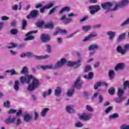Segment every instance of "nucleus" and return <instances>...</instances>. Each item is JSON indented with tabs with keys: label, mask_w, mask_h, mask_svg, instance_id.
Here are the masks:
<instances>
[{
	"label": "nucleus",
	"mask_w": 129,
	"mask_h": 129,
	"mask_svg": "<svg viewBox=\"0 0 129 129\" xmlns=\"http://www.w3.org/2000/svg\"><path fill=\"white\" fill-rule=\"evenodd\" d=\"M9 17L7 16H3L1 17V20H2V21H7L9 20Z\"/></svg>",
	"instance_id": "62"
},
{
	"label": "nucleus",
	"mask_w": 129,
	"mask_h": 129,
	"mask_svg": "<svg viewBox=\"0 0 129 129\" xmlns=\"http://www.w3.org/2000/svg\"><path fill=\"white\" fill-rule=\"evenodd\" d=\"M101 27V25L97 24L93 26L94 29H99Z\"/></svg>",
	"instance_id": "63"
},
{
	"label": "nucleus",
	"mask_w": 129,
	"mask_h": 129,
	"mask_svg": "<svg viewBox=\"0 0 129 129\" xmlns=\"http://www.w3.org/2000/svg\"><path fill=\"white\" fill-rule=\"evenodd\" d=\"M14 88L16 91H19L20 90V82L18 80L15 81Z\"/></svg>",
	"instance_id": "24"
},
{
	"label": "nucleus",
	"mask_w": 129,
	"mask_h": 129,
	"mask_svg": "<svg viewBox=\"0 0 129 129\" xmlns=\"http://www.w3.org/2000/svg\"><path fill=\"white\" fill-rule=\"evenodd\" d=\"M78 116H79V118H80L81 120L87 121V120H89V119H91V117L93 116V114H92V113H87L84 112L82 115L78 114Z\"/></svg>",
	"instance_id": "4"
},
{
	"label": "nucleus",
	"mask_w": 129,
	"mask_h": 129,
	"mask_svg": "<svg viewBox=\"0 0 129 129\" xmlns=\"http://www.w3.org/2000/svg\"><path fill=\"white\" fill-rule=\"evenodd\" d=\"M84 96L86 99H88V93H87V92H84Z\"/></svg>",
	"instance_id": "61"
},
{
	"label": "nucleus",
	"mask_w": 129,
	"mask_h": 129,
	"mask_svg": "<svg viewBox=\"0 0 129 129\" xmlns=\"http://www.w3.org/2000/svg\"><path fill=\"white\" fill-rule=\"evenodd\" d=\"M53 7H54V4H48L46 6H43L40 9V13H41V14H44V13H45V10H49V9H51V8H53Z\"/></svg>",
	"instance_id": "12"
},
{
	"label": "nucleus",
	"mask_w": 129,
	"mask_h": 129,
	"mask_svg": "<svg viewBox=\"0 0 129 129\" xmlns=\"http://www.w3.org/2000/svg\"><path fill=\"white\" fill-rule=\"evenodd\" d=\"M55 11H56V8H52L50 10L49 15H52V14H54V13H55Z\"/></svg>",
	"instance_id": "59"
},
{
	"label": "nucleus",
	"mask_w": 129,
	"mask_h": 129,
	"mask_svg": "<svg viewBox=\"0 0 129 129\" xmlns=\"http://www.w3.org/2000/svg\"><path fill=\"white\" fill-rule=\"evenodd\" d=\"M118 117H119V115L116 113H113V114L109 116V118L110 119H114V118H117Z\"/></svg>",
	"instance_id": "31"
},
{
	"label": "nucleus",
	"mask_w": 129,
	"mask_h": 129,
	"mask_svg": "<svg viewBox=\"0 0 129 129\" xmlns=\"http://www.w3.org/2000/svg\"><path fill=\"white\" fill-rule=\"evenodd\" d=\"M6 73H11V75H17L18 72H16L14 69H11V70L6 71Z\"/></svg>",
	"instance_id": "32"
},
{
	"label": "nucleus",
	"mask_w": 129,
	"mask_h": 129,
	"mask_svg": "<svg viewBox=\"0 0 129 129\" xmlns=\"http://www.w3.org/2000/svg\"><path fill=\"white\" fill-rule=\"evenodd\" d=\"M86 109L90 112H92V111H93V108H91V107L88 105L86 106Z\"/></svg>",
	"instance_id": "48"
},
{
	"label": "nucleus",
	"mask_w": 129,
	"mask_h": 129,
	"mask_svg": "<svg viewBox=\"0 0 129 129\" xmlns=\"http://www.w3.org/2000/svg\"><path fill=\"white\" fill-rule=\"evenodd\" d=\"M59 20L60 21H61L64 25H68L72 22V18H67V16H66V15H62Z\"/></svg>",
	"instance_id": "7"
},
{
	"label": "nucleus",
	"mask_w": 129,
	"mask_h": 129,
	"mask_svg": "<svg viewBox=\"0 0 129 129\" xmlns=\"http://www.w3.org/2000/svg\"><path fill=\"white\" fill-rule=\"evenodd\" d=\"M108 75L110 79H113L114 75H115V73L113 70H110L108 72Z\"/></svg>",
	"instance_id": "27"
},
{
	"label": "nucleus",
	"mask_w": 129,
	"mask_h": 129,
	"mask_svg": "<svg viewBox=\"0 0 129 129\" xmlns=\"http://www.w3.org/2000/svg\"><path fill=\"white\" fill-rule=\"evenodd\" d=\"M66 62V59L62 58L60 61H58L54 66L53 64L42 66V70H48V69H59L60 67H62Z\"/></svg>",
	"instance_id": "3"
},
{
	"label": "nucleus",
	"mask_w": 129,
	"mask_h": 129,
	"mask_svg": "<svg viewBox=\"0 0 129 129\" xmlns=\"http://www.w3.org/2000/svg\"><path fill=\"white\" fill-rule=\"evenodd\" d=\"M49 110H50V108H43L40 113L41 116H42V117H45V116L47 115V113H48V111H49Z\"/></svg>",
	"instance_id": "20"
},
{
	"label": "nucleus",
	"mask_w": 129,
	"mask_h": 129,
	"mask_svg": "<svg viewBox=\"0 0 129 129\" xmlns=\"http://www.w3.org/2000/svg\"><path fill=\"white\" fill-rule=\"evenodd\" d=\"M75 91V90L74 89V88H71L69 89L68 90V92H67V96L68 97H72L73 95H74V92Z\"/></svg>",
	"instance_id": "15"
},
{
	"label": "nucleus",
	"mask_w": 129,
	"mask_h": 129,
	"mask_svg": "<svg viewBox=\"0 0 129 129\" xmlns=\"http://www.w3.org/2000/svg\"><path fill=\"white\" fill-rule=\"evenodd\" d=\"M124 89H121V88H118V93H117V95L118 96H122V94L124 93Z\"/></svg>",
	"instance_id": "33"
},
{
	"label": "nucleus",
	"mask_w": 129,
	"mask_h": 129,
	"mask_svg": "<svg viewBox=\"0 0 129 129\" xmlns=\"http://www.w3.org/2000/svg\"><path fill=\"white\" fill-rule=\"evenodd\" d=\"M116 50L118 53H120V54H122V55H124V54H125V53L126 52V50L122 49V47L120 46H118L116 47Z\"/></svg>",
	"instance_id": "21"
},
{
	"label": "nucleus",
	"mask_w": 129,
	"mask_h": 129,
	"mask_svg": "<svg viewBox=\"0 0 129 129\" xmlns=\"http://www.w3.org/2000/svg\"><path fill=\"white\" fill-rule=\"evenodd\" d=\"M128 4V1H122L118 3H116L114 9H110V8L113 6V4L110 2H106L104 4H102L101 7L102 9L106 10L108 12H110V11L111 12H115V11H117V10H119V9L124 8V7H125V6H127Z\"/></svg>",
	"instance_id": "2"
},
{
	"label": "nucleus",
	"mask_w": 129,
	"mask_h": 129,
	"mask_svg": "<svg viewBox=\"0 0 129 129\" xmlns=\"http://www.w3.org/2000/svg\"><path fill=\"white\" fill-rule=\"evenodd\" d=\"M45 29H49L52 30L54 28V24L53 23H47L45 25Z\"/></svg>",
	"instance_id": "34"
},
{
	"label": "nucleus",
	"mask_w": 129,
	"mask_h": 129,
	"mask_svg": "<svg viewBox=\"0 0 129 129\" xmlns=\"http://www.w3.org/2000/svg\"><path fill=\"white\" fill-rule=\"evenodd\" d=\"M10 45H11V46H8V49H13V48H16V47H18V44L14 43H11Z\"/></svg>",
	"instance_id": "45"
},
{
	"label": "nucleus",
	"mask_w": 129,
	"mask_h": 129,
	"mask_svg": "<svg viewBox=\"0 0 129 129\" xmlns=\"http://www.w3.org/2000/svg\"><path fill=\"white\" fill-rule=\"evenodd\" d=\"M15 112H17V110L14 109H11L8 112V113L9 114H12L13 113H15Z\"/></svg>",
	"instance_id": "56"
},
{
	"label": "nucleus",
	"mask_w": 129,
	"mask_h": 129,
	"mask_svg": "<svg viewBox=\"0 0 129 129\" xmlns=\"http://www.w3.org/2000/svg\"><path fill=\"white\" fill-rule=\"evenodd\" d=\"M10 104H11V102L10 101H7L4 103V105L5 107H7V108H10Z\"/></svg>",
	"instance_id": "46"
},
{
	"label": "nucleus",
	"mask_w": 129,
	"mask_h": 129,
	"mask_svg": "<svg viewBox=\"0 0 129 129\" xmlns=\"http://www.w3.org/2000/svg\"><path fill=\"white\" fill-rule=\"evenodd\" d=\"M90 14L91 15H95V13H98L100 10V6L99 5H93L89 7Z\"/></svg>",
	"instance_id": "6"
},
{
	"label": "nucleus",
	"mask_w": 129,
	"mask_h": 129,
	"mask_svg": "<svg viewBox=\"0 0 129 129\" xmlns=\"http://www.w3.org/2000/svg\"><path fill=\"white\" fill-rule=\"evenodd\" d=\"M120 129H129V125L123 124L120 126Z\"/></svg>",
	"instance_id": "47"
},
{
	"label": "nucleus",
	"mask_w": 129,
	"mask_h": 129,
	"mask_svg": "<svg viewBox=\"0 0 129 129\" xmlns=\"http://www.w3.org/2000/svg\"><path fill=\"white\" fill-rule=\"evenodd\" d=\"M34 56V53L30 52H27L26 53V56L28 58L30 57H32Z\"/></svg>",
	"instance_id": "53"
},
{
	"label": "nucleus",
	"mask_w": 129,
	"mask_h": 129,
	"mask_svg": "<svg viewBox=\"0 0 129 129\" xmlns=\"http://www.w3.org/2000/svg\"><path fill=\"white\" fill-rule=\"evenodd\" d=\"M38 118H39V113L37 111L34 112V120H37Z\"/></svg>",
	"instance_id": "51"
},
{
	"label": "nucleus",
	"mask_w": 129,
	"mask_h": 129,
	"mask_svg": "<svg viewBox=\"0 0 129 129\" xmlns=\"http://www.w3.org/2000/svg\"><path fill=\"white\" fill-rule=\"evenodd\" d=\"M124 69V64L122 63H118L115 67V71H117V70H123Z\"/></svg>",
	"instance_id": "22"
},
{
	"label": "nucleus",
	"mask_w": 129,
	"mask_h": 129,
	"mask_svg": "<svg viewBox=\"0 0 129 129\" xmlns=\"http://www.w3.org/2000/svg\"><path fill=\"white\" fill-rule=\"evenodd\" d=\"M115 90V89H114V88L113 87H112L109 89L108 92L109 94H110V95H113L114 94Z\"/></svg>",
	"instance_id": "41"
},
{
	"label": "nucleus",
	"mask_w": 129,
	"mask_h": 129,
	"mask_svg": "<svg viewBox=\"0 0 129 129\" xmlns=\"http://www.w3.org/2000/svg\"><path fill=\"white\" fill-rule=\"evenodd\" d=\"M99 49V45L97 44H93L90 45L88 50L89 51H94V50H98Z\"/></svg>",
	"instance_id": "16"
},
{
	"label": "nucleus",
	"mask_w": 129,
	"mask_h": 129,
	"mask_svg": "<svg viewBox=\"0 0 129 129\" xmlns=\"http://www.w3.org/2000/svg\"><path fill=\"white\" fill-rule=\"evenodd\" d=\"M86 20H88V16H85L84 17H83V18L80 20V23H82V22H85Z\"/></svg>",
	"instance_id": "54"
},
{
	"label": "nucleus",
	"mask_w": 129,
	"mask_h": 129,
	"mask_svg": "<svg viewBox=\"0 0 129 129\" xmlns=\"http://www.w3.org/2000/svg\"><path fill=\"white\" fill-rule=\"evenodd\" d=\"M81 66V59H79L77 61H69L67 63V66L70 67H74V68H77L80 67Z\"/></svg>",
	"instance_id": "5"
},
{
	"label": "nucleus",
	"mask_w": 129,
	"mask_h": 129,
	"mask_svg": "<svg viewBox=\"0 0 129 129\" xmlns=\"http://www.w3.org/2000/svg\"><path fill=\"white\" fill-rule=\"evenodd\" d=\"M14 124H15L16 126H19V125H21V124L22 123V120L20 119L19 118H17L16 120H14V122H13Z\"/></svg>",
	"instance_id": "29"
},
{
	"label": "nucleus",
	"mask_w": 129,
	"mask_h": 129,
	"mask_svg": "<svg viewBox=\"0 0 129 129\" xmlns=\"http://www.w3.org/2000/svg\"><path fill=\"white\" fill-rule=\"evenodd\" d=\"M85 72H89V71H91V67L90 66H87L84 70Z\"/></svg>",
	"instance_id": "49"
},
{
	"label": "nucleus",
	"mask_w": 129,
	"mask_h": 129,
	"mask_svg": "<svg viewBox=\"0 0 129 129\" xmlns=\"http://www.w3.org/2000/svg\"><path fill=\"white\" fill-rule=\"evenodd\" d=\"M69 11H70V8H69L68 7H65L63 8L59 12V14H60V15H62V14H63V13H64L65 12H69Z\"/></svg>",
	"instance_id": "28"
},
{
	"label": "nucleus",
	"mask_w": 129,
	"mask_h": 129,
	"mask_svg": "<svg viewBox=\"0 0 129 129\" xmlns=\"http://www.w3.org/2000/svg\"><path fill=\"white\" fill-rule=\"evenodd\" d=\"M73 88H77V89H81L82 88V82L80 81V79H78L74 84L73 85Z\"/></svg>",
	"instance_id": "11"
},
{
	"label": "nucleus",
	"mask_w": 129,
	"mask_h": 129,
	"mask_svg": "<svg viewBox=\"0 0 129 129\" xmlns=\"http://www.w3.org/2000/svg\"><path fill=\"white\" fill-rule=\"evenodd\" d=\"M76 127H82L83 126V124L80 122H77L75 124Z\"/></svg>",
	"instance_id": "50"
},
{
	"label": "nucleus",
	"mask_w": 129,
	"mask_h": 129,
	"mask_svg": "<svg viewBox=\"0 0 129 129\" xmlns=\"http://www.w3.org/2000/svg\"><path fill=\"white\" fill-rule=\"evenodd\" d=\"M17 119V117L13 115L9 116L7 119L4 120L5 123L6 124H10V123H14L15 120Z\"/></svg>",
	"instance_id": "9"
},
{
	"label": "nucleus",
	"mask_w": 129,
	"mask_h": 129,
	"mask_svg": "<svg viewBox=\"0 0 129 129\" xmlns=\"http://www.w3.org/2000/svg\"><path fill=\"white\" fill-rule=\"evenodd\" d=\"M126 87H128L129 89V81H126L123 83V89L124 90L126 89Z\"/></svg>",
	"instance_id": "43"
},
{
	"label": "nucleus",
	"mask_w": 129,
	"mask_h": 129,
	"mask_svg": "<svg viewBox=\"0 0 129 129\" xmlns=\"http://www.w3.org/2000/svg\"><path fill=\"white\" fill-rule=\"evenodd\" d=\"M82 29L84 32H88L91 29V26L88 25V26H83Z\"/></svg>",
	"instance_id": "36"
},
{
	"label": "nucleus",
	"mask_w": 129,
	"mask_h": 129,
	"mask_svg": "<svg viewBox=\"0 0 129 129\" xmlns=\"http://www.w3.org/2000/svg\"><path fill=\"white\" fill-rule=\"evenodd\" d=\"M18 29H11V34L12 35H17V34H18Z\"/></svg>",
	"instance_id": "44"
},
{
	"label": "nucleus",
	"mask_w": 129,
	"mask_h": 129,
	"mask_svg": "<svg viewBox=\"0 0 129 129\" xmlns=\"http://www.w3.org/2000/svg\"><path fill=\"white\" fill-rule=\"evenodd\" d=\"M41 40L43 43H47L49 41H51V36L49 34H42L41 35Z\"/></svg>",
	"instance_id": "8"
},
{
	"label": "nucleus",
	"mask_w": 129,
	"mask_h": 129,
	"mask_svg": "<svg viewBox=\"0 0 129 129\" xmlns=\"http://www.w3.org/2000/svg\"><path fill=\"white\" fill-rule=\"evenodd\" d=\"M39 14V11L38 10H33L30 13V16L31 19H36L38 17Z\"/></svg>",
	"instance_id": "19"
},
{
	"label": "nucleus",
	"mask_w": 129,
	"mask_h": 129,
	"mask_svg": "<svg viewBox=\"0 0 129 129\" xmlns=\"http://www.w3.org/2000/svg\"><path fill=\"white\" fill-rule=\"evenodd\" d=\"M76 34H77V31L75 32L74 33H72V34L67 36V38L70 39V38L73 37V36H74V35H75Z\"/></svg>",
	"instance_id": "55"
},
{
	"label": "nucleus",
	"mask_w": 129,
	"mask_h": 129,
	"mask_svg": "<svg viewBox=\"0 0 129 129\" xmlns=\"http://www.w3.org/2000/svg\"><path fill=\"white\" fill-rule=\"evenodd\" d=\"M27 21H26L25 20H23L22 21V30H25L26 29V27H27Z\"/></svg>",
	"instance_id": "42"
},
{
	"label": "nucleus",
	"mask_w": 129,
	"mask_h": 129,
	"mask_svg": "<svg viewBox=\"0 0 129 129\" xmlns=\"http://www.w3.org/2000/svg\"><path fill=\"white\" fill-rule=\"evenodd\" d=\"M36 25L37 27H42L43 26V25H44V21L38 22Z\"/></svg>",
	"instance_id": "52"
},
{
	"label": "nucleus",
	"mask_w": 129,
	"mask_h": 129,
	"mask_svg": "<svg viewBox=\"0 0 129 129\" xmlns=\"http://www.w3.org/2000/svg\"><path fill=\"white\" fill-rule=\"evenodd\" d=\"M22 112H23L22 109H20L19 111L16 113L17 116H20L22 114Z\"/></svg>",
	"instance_id": "60"
},
{
	"label": "nucleus",
	"mask_w": 129,
	"mask_h": 129,
	"mask_svg": "<svg viewBox=\"0 0 129 129\" xmlns=\"http://www.w3.org/2000/svg\"><path fill=\"white\" fill-rule=\"evenodd\" d=\"M128 24H129V18H127L124 22L121 24V27H125Z\"/></svg>",
	"instance_id": "39"
},
{
	"label": "nucleus",
	"mask_w": 129,
	"mask_h": 129,
	"mask_svg": "<svg viewBox=\"0 0 129 129\" xmlns=\"http://www.w3.org/2000/svg\"><path fill=\"white\" fill-rule=\"evenodd\" d=\"M12 9L13 11H18V5H15L12 6Z\"/></svg>",
	"instance_id": "64"
},
{
	"label": "nucleus",
	"mask_w": 129,
	"mask_h": 129,
	"mask_svg": "<svg viewBox=\"0 0 129 129\" xmlns=\"http://www.w3.org/2000/svg\"><path fill=\"white\" fill-rule=\"evenodd\" d=\"M21 73V74H27L28 73V68H27L26 67H24L22 68Z\"/></svg>",
	"instance_id": "40"
},
{
	"label": "nucleus",
	"mask_w": 129,
	"mask_h": 129,
	"mask_svg": "<svg viewBox=\"0 0 129 129\" xmlns=\"http://www.w3.org/2000/svg\"><path fill=\"white\" fill-rule=\"evenodd\" d=\"M97 36V33H96V32H92L89 36H88L84 39H83V41L86 42L87 41H89V40H91L92 38L96 37Z\"/></svg>",
	"instance_id": "13"
},
{
	"label": "nucleus",
	"mask_w": 129,
	"mask_h": 129,
	"mask_svg": "<svg viewBox=\"0 0 129 129\" xmlns=\"http://www.w3.org/2000/svg\"><path fill=\"white\" fill-rule=\"evenodd\" d=\"M89 77H88L87 75H84V78H85V79H92L93 77V73H92V72H90V73H89Z\"/></svg>",
	"instance_id": "35"
},
{
	"label": "nucleus",
	"mask_w": 129,
	"mask_h": 129,
	"mask_svg": "<svg viewBox=\"0 0 129 129\" xmlns=\"http://www.w3.org/2000/svg\"><path fill=\"white\" fill-rule=\"evenodd\" d=\"M100 65V62H99V61H97L94 64V68H98V67H99Z\"/></svg>",
	"instance_id": "58"
},
{
	"label": "nucleus",
	"mask_w": 129,
	"mask_h": 129,
	"mask_svg": "<svg viewBox=\"0 0 129 129\" xmlns=\"http://www.w3.org/2000/svg\"><path fill=\"white\" fill-rule=\"evenodd\" d=\"M62 92V89L60 87H57L55 90V96H60L61 93Z\"/></svg>",
	"instance_id": "25"
},
{
	"label": "nucleus",
	"mask_w": 129,
	"mask_h": 129,
	"mask_svg": "<svg viewBox=\"0 0 129 129\" xmlns=\"http://www.w3.org/2000/svg\"><path fill=\"white\" fill-rule=\"evenodd\" d=\"M34 33H38V30L28 32L26 35L27 37L25 38L24 39L25 41H30L31 40H34L35 39V37L32 35H32V34H34Z\"/></svg>",
	"instance_id": "10"
},
{
	"label": "nucleus",
	"mask_w": 129,
	"mask_h": 129,
	"mask_svg": "<svg viewBox=\"0 0 129 129\" xmlns=\"http://www.w3.org/2000/svg\"><path fill=\"white\" fill-rule=\"evenodd\" d=\"M66 110L69 113H73L75 112V110H74L72 107L70 106H68L66 107Z\"/></svg>",
	"instance_id": "30"
},
{
	"label": "nucleus",
	"mask_w": 129,
	"mask_h": 129,
	"mask_svg": "<svg viewBox=\"0 0 129 129\" xmlns=\"http://www.w3.org/2000/svg\"><path fill=\"white\" fill-rule=\"evenodd\" d=\"M125 36V34L124 33L121 34L120 35H119V37L117 39V41L118 43H119V42H121L122 40L124 39V37Z\"/></svg>",
	"instance_id": "26"
},
{
	"label": "nucleus",
	"mask_w": 129,
	"mask_h": 129,
	"mask_svg": "<svg viewBox=\"0 0 129 129\" xmlns=\"http://www.w3.org/2000/svg\"><path fill=\"white\" fill-rule=\"evenodd\" d=\"M114 100L116 101L117 103H120L122 100H123V98L121 96H118L114 99Z\"/></svg>",
	"instance_id": "37"
},
{
	"label": "nucleus",
	"mask_w": 129,
	"mask_h": 129,
	"mask_svg": "<svg viewBox=\"0 0 129 129\" xmlns=\"http://www.w3.org/2000/svg\"><path fill=\"white\" fill-rule=\"evenodd\" d=\"M107 35L109 36V40H113V38L115 37L116 35V32L113 31H108L107 32Z\"/></svg>",
	"instance_id": "17"
},
{
	"label": "nucleus",
	"mask_w": 129,
	"mask_h": 129,
	"mask_svg": "<svg viewBox=\"0 0 129 129\" xmlns=\"http://www.w3.org/2000/svg\"><path fill=\"white\" fill-rule=\"evenodd\" d=\"M20 80L21 84H24V83L29 84L27 88V90L28 91H34V90H36L41 84L40 80L34 77V76L33 75L22 76L20 78Z\"/></svg>",
	"instance_id": "1"
},
{
	"label": "nucleus",
	"mask_w": 129,
	"mask_h": 129,
	"mask_svg": "<svg viewBox=\"0 0 129 129\" xmlns=\"http://www.w3.org/2000/svg\"><path fill=\"white\" fill-rule=\"evenodd\" d=\"M46 52L47 53H51L52 52V47L50 44H47L46 45Z\"/></svg>",
	"instance_id": "38"
},
{
	"label": "nucleus",
	"mask_w": 129,
	"mask_h": 129,
	"mask_svg": "<svg viewBox=\"0 0 129 129\" xmlns=\"http://www.w3.org/2000/svg\"><path fill=\"white\" fill-rule=\"evenodd\" d=\"M99 86H106V87H107V84L104 82L101 83L99 82L96 83V84H95L94 88L95 90H96L97 89H98V87H99Z\"/></svg>",
	"instance_id": "14"
},
{
	"label": "nucleus",
	"mask_w": 129,
	"mask_h": 129,
	"mask_svg": "<svg viewBox=\"0 0 129 129\" xmlns=\"http://www.w3.org/2000/svg\"><path fill=\"white\" fill-rule=\"evenodd\" d=\"M110 110H112V106H109L105 111L106 113H108L110 111Z\"/></svg>",
	"instance_id": "57"
},
{
	"label": "nucleus",
	"mask_w": 129,
	"mask_h": 129,
	"mask_svg": "<svg viewBox=\"0 0 129 129\" xmlns=\"http://www.w3.org/2000/svg\"><path fill=\"white\" fill-rule=\"evenodd\" d=\"M24 120L25 122H29L32 120V116L28 113H26L24 116Z\"/></svg>",
	"instance_id": "18"
},
{
	"label": "nucleus",
	"mask_w": 129,
	"mask_h": 129,
	"mask_svg": "<svg viewBox=\"0 0 129 129\" xmlns=\"http://www.w3.org/2000/svg\"><path fill=\"white\" fill-rule=\"evenodd\" d=\"M50 55H35V58L36 60H42L43 59H47V58H49Z\"/></svg>",
	"instance_id": "23"
}]
</instances>
